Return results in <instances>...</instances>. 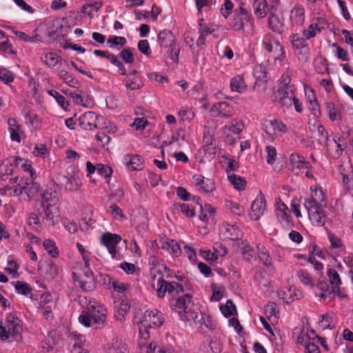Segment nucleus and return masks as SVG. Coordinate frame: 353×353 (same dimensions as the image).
<instances>
[{
  "label": "nucleus",
  "instance_id": "obj_27",
  "mask_svg": "<svg viewBox=\"0 0 353 353\" xmlns=\"http://www.w3.org/2000/svg\"><path fill=\"white\" fill-rule=\"evenodd\" d=\"M43 201L46 205L54 206L59 201V196L57 190L52 188H48L43 194Z\"/></svg>",
  "mask_w": 353,
  "mask_h": 353
},
{
  "label": "nucleus",
  "instance_id": "obj_41",
  "mask_svg": "<svg viewBox=\"0 0 353 353\" xmlns=\"http://www.w3.org/2000/svg\"><path fill=\"white\" fill-rule=\"evenodd\" d=\"M121 241L122 238L117 234L105 232L100 236L101 243H119Z\"/></svg>",
  "mask_w": 353,
  "mask_h": 353
},
{
  "label": "nucleus",
  "instance_id": "obj_19",
  "mask_svg": "<svg viewBox=\"0 0 353 353\" xmlns=\"http://www.w3.org/2000/svg\"><path fill=\"white\" fill-rule=\"evenodd\" d=\"M316 339L321 340V337L316 334L315 332L307 327H303L296 338V341L299 344L306 345L307 343L315 341Z\"/></svg>",
  "mask_w": 353,
  "mask_h": 353
},
{
  "label": "nucleus",
  "instance_id": "obj_31",
  "mask_svg": "<svg viewBox=\"0 0 353 353\" xmlns=\"http://www.w3.org/2000/svg\"><path fill=\"white\" fill-rule=\"evenodd\" d=\"M230 88L232 91L243 92L246 90L247 85L244 79L241 75H237L231 79Z\"/></svg>",
  "mask_w": 353,
  "mask_h": 353
},
{
  "label": "nucleus",
  "instance_id": "obj_35",
  "mask_svg": "<svg viewBox=\"0 0 353 353\" xmlns=\"http://www.w3.org/2000/svg\"><path fill=\"white\" fill-rule=\"evenodd\" d=\"M102 5L103 3L101 1L85 4L82 6V12L87 14L92 19L94 16V12H97Z\"/></svg>",
  "mask_w": 353,
  "mask_h": 353
},
{
  "label": "nucleus",
  "instance_id": "obj_16",
  "mask_svg": "<svg viewBox=\"0 0 353 353\" xmlns=\"http://www.w3.org/2000/svg\"><path fill=\"white\" fill-rule=\"evenodd\" d=\"M6 327L11 338H16L21 334V325L20 320L14 314H10L7 316Z\"/></svg>",
  "mask_w": 353,
  "mask_h": 353
},
{
  "label": "nucleus",
  "instance_id": "obj_60",
  "mask_svg": "<svg viewBox=\"0 0 353 353\" xmlns=\"http://www.w3.org/2000/svg\"><path fill=\"white\" fill-rule=\"evenodd\" d=\"M233 3L230 0H225L221 8V14L226 19L230 14L233 9Z\"/></svg>",
  "mask_w": 353,
  "mask_h": 353
},
{
  "label": "nucleus",
  "instance_id": "obj_36",
  "mask_svg": "<svg viewBox=\"0 0 353 353\" xmlns=\"http://www.w3.org/2000/svg\"><path fill=\"white\" fill-rule=\"evenodd\" d=\"M127 88L131 90H139L143 86V83L139 76L133 74L131 77H128L125 82Z\"/></svg>",
  "mask_w": 353,
  "mask_h": 353
},
{
  "label": "nucleus",
  "instance_id": "obj_46",
  "mask_svg": "<svg viewBox=\"0 0 353 353\" xmlns=\"http://www.w3.org/2000/svg\"><path fill=\"white\" fill-rule=\"evenodd\" d=\"M225 206L230 210V211L238 215L241 216L244 214V208L237 203L232 202L231 201H227L225 202Z\"/></svg>",
  "mask_w": 353,
  "mask_h": 353
},
{
  "label": "nucleus",
  "instance_id": "obj_7",
  "mask_svg": "<svg viewBox=\"0 0 353 353\" xmlns=\"http://www.w3.org/2000/svg\"><path fill=\"white\" fill-rule=\"evenodd\" d=\"M263 129L267 134L268 139L272 141L279 132H287V127L278 120L266 119L263 123Z\"/></svg>",
  "mask_w": 353,
  "mask_h": 353
},
{
  "label": "nucleus",
  "instance_id": "obj_38",
  "mask_svg": "<svg viewBox=\"0 0 353 353\" xmlns=\"http://www.w3.org/2000/svg\"><path fill=\"white\" fill-rule=\"evenodd\" d=\"M129 157H127L125 158V163L127 167L129 168H131L133 170H139L142 169V159L139 155H134L131 157H130L129 161H128V158Z\"/></svg>",
  "mask_w": 353,
  "mask_h": 353
},
{
  "label": "nucleus",
  "instance_id": "obj_56",
  "mask_svg": "<svg viewBox=\"0 0 353 353\" xmlns=\"http://www.w3.org/2000/svg\"><path fill=\"white\" fill-rule=\"evenodd\" d=\"M97 172L102 176H104L105 178H108L111 176L112 173V170L108 165L104 164H97Z\"/></svg>",
  "mask_w": 353,
  "mask_h": 353
},
{
  "label": "nucleus",
  "instance_id": "obj_2",
  "mask_svg": "<svg viewBox=\"0 0 353 353\" xmlns=\"http://www.w3.org/2000/svg\"><path fill=\"white\" fill-rule=\"evenodd\" d=\"M172 309L179 316L181 321H194L198 316V309L190 294H184L172 300Z\"/></svg>",
  "mask_w": 353,
  "mask_h": 353
},
{
  "label": "nucleus",
  "instance_id": "obj_64",
  "mask_svg": "<svg viewBox=\"0 0 353 353\" xmlns=\"http://www.w3.org/2000/svg\"><path fill=\"white\" fill-rule=\"evenodd\" d=\"M139 345L143 350L145 351V353H159L158 349L161 348L157 345L155 343H150L148 345H142L141 342L139 343Z\"/></svg>",
  "mask_w": 353,
  "mask_h": 353
},
{
  "label": "nucleus",
  "instance_id": "obj_17",
  "mask_svg": "<svg viewBox=\"0 0 353 353\" xmlns=\"http://www.w3.org/2000/svg\"><path fill=\"white\" fill-rule=\"evenodd\" d=\"M278 296L285 303H290L301 297V294L294 286L284 288L278 292Z\"/></svg>",
  "mask_w": 353,
  "mask_h": 353
},
{
  "label": "nucleus",
  "instance_id": "obj_55",
  "mask_svg": "<svg viewBox=\"0 0 353 353\" xmlns=\"http://www.w3.org/2000/svg\"><path fill=\"white\" fill-rule=\"evenodd\" d=\"M39 305L41 307H46L47 305H55L52 295L49 293L42 294L40 299Z\"/></svg>",
  "mask_w": 353,
  "mask_h": 353
},
{
  "label": "nucleus",
  "instance_id": "obj_40",
  "mask_svg": "<svg viewBox=\"0 0 353 353\" xmlns=\"http://www.w3.org/2000/svg\"><path fill=\"white\" fill-rule=\"evenodd\" d=\"M275 44H281L277 40H276L272 35L268 34L264 37L263 41V45L264 48L271 54L274 52V47Z\"/></svg>",
  "mask_w": 353,
  "mask_h": 353
},
{
  "label": "nucleus",
  "instance_id": "obj_49",
  "mask_svg": "<svg viewBox=\"0 0 353 353\" xmlns=\"http://www.w3.org/2000/svg\"><path fill=\"white\" fill-rule=\"evenodd\" d=\"M107 43L110 48H115L117 46H124L126 43V39L123 37L112 36L108 39Z\"/></svg>",
  "mask_w": 353,
  "mask_h": 353
},
{
  "label": "nucleus",
  "instance_id": "obj_52",
  "mask_svg": "<svg viewBox=\"0 0 353 353\" xmlns=\"http://www.w3.org/2000/svg\"><path fill=\"white\" fill-rule=\"evenodd\" d=\"M0 80L6 83L12 82L14 80L12 72L6 68H0Z\"/></svg>",
  "mask_w": 353,
  "mask_h": 353
},
{
  "label": "nucleus",
  "instance_id": "obj_33",
  "mask_svg": "<svg viewBox=\"0 0 353 353\" xmlns=\"http://www.w3.org/2000/svg\"><path fill=\"white\" fill-rule=\"evenodd\" d=\"M297 277L299 281L305 287L309 289H313L314 287V282L311 276V275L303 270H299L297 272Z\"/></svg>",
  "mask_w": 353,
  "mask_h": 353
},
{
  "label": "nucleus",
  "instance_id": "obj_9",
  "mask_svg": "<svg viewBox=\"0 0 353 353\" xmlns=\"http://www.w3.org/2000/svg\"><path fill=\"white\" fill-rule=\"evenodd\" d=\"M104 118L97 115L93 112H86L79 118V125L86 130H91L98 128V123Z\"/></svg>",
  "mask_w": 353,
  "mask_h": 353
},
{
  "label": "nucleus",
  "instance_id": "obj_34",
  "mask_svg": "<svg viewBox=\"0 0 353 353\" xmlns=\"http://www.w3.org/2000/svg\"><path fill=\"white\" fill-rule=\"evenodd\" d=\"M24 188L28 196L31 198L38 194L40 186L38 183L33 181L32 177L30 179H27Z\"/></svg>",
  "mask_w": 353,
  "mask_h": 353
},
{
  "label": "nucleus",
  "instance_id": "obj_28",
  "mask_svg": "<svg viewBox=\"0 0 353 353\" xmlns=\"http://www.w3.org/2000/svg\"><path fill=\"white\" fill-rule=\"evenodd\" d=\"M159 43L161 46L168 48L174 45V38L169 30H163L159 34Z\"/></svg>",
  "mask_w": 353,
  "mask_h": 353
},
{
  "label": "nucleus",
  "instance_id": "obj_20",
  "mask_svg": "<svg viewBox=\"0 0 353 353\" xmlns=\"http://www.w3.org/2000/svg\"><path fill=\"white\" fill-rule=\"evenodd\" d=\"M103 282L104 284L107 285V288H112L116 292L119 293L124 292L129 287L128 283L113 279L109 275H105L104 276Z\"/></svg>",
  "mask_w": 353,
  "mask_h": 353
},
{
  "label": "nucleus",
  "instance_id": "obj_4",
  "mask_svg": "<svg viewBox=\"0 0 353 353\" xmlns=\"http://www.w3.org/2000/svg\"><path fill=\"white\" fill-rule=\"evenodd\" d=\"M164 321L163 314L157 310H148L145 312L143 319L139 325V334L143 339H147L149 336V330L150 327H158L161 326Z\"/></svg>",
  "mask_w": 353,
  "mask_h": 353
},
{
  "label": "nucleus",
  "instance_id": "obj_57",
  "mask_svg": "<svg viewBox=\"0 0 353 353\" xmlns=\"http://www.w3.org/2000/svg\"><path fill=\"white\" fill-rule=\"evenodd\" d=\"M320 28L316 23H312L310 26L307 30L303 31V35L306 39L314 37L317 32H320Z\"/></svg>",
  "mask_w": 353,
  "mask_h": 353
},
{
  "label": "nucleus",
  "instance_id": "obj_11",
  "mask_svg": "<svg viewBox=\"0 0 353 353\" xmlns=\"http://www.w3.org/2000/svg\"><path fill=\"white\" fill-rule=\"evenodd\" d=\"M195 186L201 193L208 194L212 192L215 190L214 181L208 178H205L200 174L193 176Z\"/></svg>",
  "mask_w": 353,
  "mask_h": 353
},
{
  "label": "nucleus",
  "instance_id": "obj_48",
  "mask_svg": "<svg viewBox=\"0 0 353 353\" xmlns=\"http://www.w3.org/2000/svg\"><path fill=\"white\" fill-rule=\"evenodd\" d=\"M175 208L177 210L181 211L183 214H185L188 217L194 216V209L188 204L179 203L175 205Z\"/></svg>",
  "mask_w": 353,
  "mask_h": 353
},
{
  "label": "nucleus",
  "instance_id": "obj_1",
  "mask_svg": "<svg viewBox=\"0 0 353 353\" xmlns=\"http://www.w3.org/2000/svg\"><path fill=\"white\" fill-rule=\"evenodd\" d=\"M170 276V270L168 267L163 263H157L150 270V274L152 279V285L155 289L157 296L159 297L165 296L166 292L171 294L176 292L179 293L183 291V288L181 284L176 282H167L164 280V274Z\"/></svg>",
  "mask_w": 353,
  "mask_h": 353
},
{
  "label": "nucleus",
  "instance_id": "obj_50",
  "mask_svg": "<svg viewBox=\"0 0 353 353\" xmlns=\"http://www.w3.org/2000/svg\"><path fill=\"white\" fill-rule=\"evenodd\" d=\"M212 295L211 300L219 301L223 296L225 288L223 286L212 285Z\"/></svg>",
  "mask_w": 353,
  "mask_h": 353
},
{
  "label": "nucleus",
  "instance_id": "obj_23",
  "mask_svg": "<svg viewBox=\"0 0 353 353\" xmlns=\"http://www.w3.org/2000/svg\"><path fill=\"white\" fill-rule=\"evenodd\" d=\"M291 23L293 25L301 26L305 20V9L301 6H295L290 14Z\"/></svg>",
  "mask_w": 353,
  "mask_h": 353
},
{
  "label": "nucleus",
  "instance_id": "obj_43",
  "mask_svg": "<svg viewBox=\"0 0 353 353\" xmlns=\"http://www.w3.org/2000/svg\"><path fill=\"white\" fill-rule=\"evenodd\" d=\"M222 314L227 317H229L236 312L235 305L232 301L228 300L226 303L220 307Z\"/></svg>",
  "mask_w": 353,
  "mask_h": 353
},
{
  "label": "nucleus",
  "instance_id": "obj_62",
  "mask_svg": "<svg viewBox=\"0 0 353 353\" xmlns=\"http://www.w3.org/2000/svg\"><path fill=\"white\" fill-rule=\"evenodd\" d=\"M316 287L323 292L319 294L321 298L325 299L327 294H330L329 285L326 282L319 281L316 284Z\"/></svg>",
  "mask_w": 353,
  "mask_h": 353
},
{
  "label": "nucleus",
  "instance_id": "obj_30",
  "mask_svg": "<svg viewBox=\"0 0 353 353\" xmlns=\"http://www.w3.org/2000/svg\"><path fill=\"white\" fill-rule=\"evenodd\" d=\"M274 47V52L270 54V58H272L276 64L281 65L283 60L285 58V54L283 50V48L281 44H275Z\"/></svg>",
  "mask_w": 353,
  "mask_h": 353
},
{
  "label": "nucleus",
  "instance_id": "obj_54",
  "mask_svg": "<svg viewBox=\"0 0 353 353\" xmlns=\"http://www.w3.org/2000/svg\"><path fill=\"white\" fill-rule=\"evenodd\" d=\"M17 292L23 295H28L31 292L30 285L21 281H17L14 284Z\"/></svg>",
  "mask_w": 353,
  "mask_h": 353
},
{
  "label": "nucleus",
  "instance_id": "obj_12",
  "mask_svg": "<svg viewBox=\"0 0 353 353\" xmlns=\"http://www.w3.org/2000/svg\"><path fill=\"white\" fill-rule=\"evenodd\" d=\"M311 190L312 193L310 197L305 199V207L312 206L322 208L323 206H326V204L324 203L325 197L323 191L321 188H317L314 189L311 188Z\"/></svg>",
  "mask_w": 353,
  "mask_h": 353
},
{
  "label": "nucleus",
  "instance_id": "obj_61",
  "mask_svg": "<svg viewBox=\"0 0 353 353\" xmlns=\"http://www.w3.org/2000/svg\"><path fill=\"white\" fill-rule=\"evenodd\" d=\"M120 56L126 63H132L134 60V54L129 48L122 50Z\"/></svg>",
  "mask_w": 353,
  "mask_h": 353
},
{
  "label": "nucleus",
  "instance_id": "obj_45",
  "mask_svg": "<svg viewBox=\"0 0 353 353\" xmlns=\"http://www.w3.org/2000/svg\"><path fill=\"white\" fill-rule=\"evenodd\" d=\"M317 132L318 136L319 137L318 139L319 143L325 144L327 147L330 146V144L328 143V133L322 125H319L317 126Z\"/></svg>",
  "mask_w": 353,
  "mask_h": 353
},
{
  "label": "nucleus",
  "instance_id": "obj_37",
  "mask_svg": "<svg viewBox=\"0 0 353 353\" xmlns=\"http://www.w3.org/2000/svg\"><path fill=\"white\" fill-rule=\"evenodd\" d=\"M59 76L65 83L70 86L76 88L79 84L78 81L76 80L73 75L66 70H61L59 71Z\"/></svg>",
  "mask_w": 353,
  "mask_h": 353
},
{
  "label": "nucleus",
  "instance_id": "obj_5",
  "mask_svg": "<svg viewBox=\"0 0 353 353\" xmlns=\"http://www.w3.org/2000/svg\"><path fill=\"white\" fill-rule=\"evenodd\" d=\"M291 79L289 75L282 77L276 99L279 103L284 107L290 108L292 105V100L296 97L294 86L290 83Z\"/></svg>",
  "mask_w": 353,
  "mask_h": 353
},
{
  "label": "nucleus",
  "instance_id": "obj_13",
  "mask_svg": "<svg viewBox=\"0 0 353 353\" xmlns=\"http://www.w3.org/2000/svg\"><path fill=\"white\" fill-rule=\"evenodd\" d=\"M266 207V202L264 196L259 194L252 202L251 205V219L257 221L263 214Z\"/></svg>",
  "mask_w": 353,
  "mask_h": 353
},
{
  "label": "nucleus",
  "instance_id": "obj_3",
  "mask_svg": "<svg viewBox=\"0 0 353 353\" xmlns=\"http://www.w3.org/2000/svg\"><path fill=\"white\" fill-rule=\"evenodd\" d=\"M73 277L79 287L85 291L95 288L94 275L89 266V261L77 262L74 267Z\"/></svg>",
  "mask_w": 353,
  "mask_h": 353
},
{
  "label": "nucleus",
  "instance_id": "obj_58",
  "mask_svg": "<svg viewBox=\"0 0 353 353\" xmlns=\"http://www.w3.org/2000/svg\"><path fill=\"white\" fill-rule=\"evenodd\" d=\"M291 42L293 47L296 49H301L305 46V39L298 34L292 36Z\"/></svg>",
  "mask_w": 353,
  "mask_h": 353
},
{
  "label": "nucleus",
  "instance_id": "obj_29",
  "mask_svg": "<svg viewBox=\"0 0 353 353\" xmlns=\"http://www.w3.org/2000/svg\"><path fill=\"white\" fill-rule=\"evenodd\" d=\"M216 248H214V252H205L204 258L208 261H216L219 256H223L226 254V248L222 246V244H216Z\"/></svg>",
  "mask_w": 353,
  "mask_h": 353
},
{
  "label": "nucleus",
  "instance_id": "obj_25",
  "mask_svg": "<svg viewBox=\"0 0 353 353\" xmlns=\"http://www.w3.org/2000/svg\"><path fill=\"white\" fill-rule=\"evenodd\" d=\"M268 24L272 31L281 33L283 31V23L281 18L274 13L270 12L268 18Z\"/></svg>",
  "mask_w": 353,
  "mask_h": 353
},
{
  "label": "nucleus",
  "instance_id": "obj_51",
  "mask_svg": "<svg viewBox=\"0 0 353 353\" xmlns=\"http://www.w3.org/2000/svg\"><path fill=\"white\" fill-rule=\"evenodd\" d=\"M79 321L81 324L83 325L86 327H90V326L93 325L92 324V316L88 313V308H87V310L82 312L79 317Z\"/></svg>",
  "mask_w": 353,
  "mask_h": 353
},
{
  "label": "nucleus",
  "instance_id": "obj_32",
  "mask_svg": "<svg viewBox=\"0 0 353 353\" xmlns=\"http://www.w3.org/2000/svg\"><path fill=\"white\" fill-rule=\"evenodd\" d=\"M228 178L230 182L233 185L234 188L238 190L245 189L246 181L240 176L234 173H231L227 170Z\"/></svg>",
  "mask_w": 353,
  "mask_h": 353
},
{
  "label": "nucleus",
  "instance_id": "obj_21",
  "mask_svg": "<svg viewBox=\"0 0 353 353\" xmlns=\"http://www.w3.org/2000/svg\"><path fill=\"white\" fill-rule=\"evenodd\" d=\"M130 309V305L129 301L125 299H123L119 301L115 306V318L123 322L125 320V317Z\"/></svg>",
  "mask_w": 353,
  "mask_h": 353
},
{
  "label": "nucleus",
  "instance_id": "obj_39",
  "mask_svg": "<svg viewBox=\"0 0 353 353\" xmlns=\"http://www.w3.org/2000/svg\"><path fill=\"white\" fill-rule=\"evenodd\" d=\"M254 14L259 18H263L266 15V3L265 0L256 1L253 5Z\"/></svg>",
  "mask_w": 353,
  "mask_h": 353
},
{
  "label": "nucleus",
  "instance_id": "obj_10",
  "mask_svg": "<svg viewBox=\"0 0 353 353\" xmlns=\"http://www.w3.org/2000/svg\"><path fill=\"white\" fill-rule=\"evenodd\" d=\"M210 112L214 117L229 118L234 114V108L228 102L221 101L214 103Z\"/></svg>",
  "mask_w": 353,
  "mask_h": 353
},
{
  "label": "nucleus",
  "instance_id": "obj_22",
  "mask_svg": "<svg viewBox=\"0 0 353 353\" xmlns=\"http://www.w3.org/2000/svg\"><path fill=\"white\" fill-rule=\"evenodd\" d=\"M292 171L299 172L301 169L308 168L309 163L305 161V159L297 153H293L290 157Z\"/></svg>",
  "mask_w": 353,
  "mask_h": 353
},
{
  "label": "nucleus",
  "instance_id": "obj_24",
  "mask_svg": "<svg viewBox=\"0 0 353 353\" xmlns=\"http://www.w3.org/2000/svg\"><path fill=\"white\" fill-rule=\"evenodd\" d=\"M61 181L65 188L69 191H77L81 185L80 179L76 176L71 177L62 176Z\"/></svg>",
  "mask_w": 353,
  "mask_h": 353
},
{
  "label": "nucleus",
  "instance_id": "obj_15",
  "mask_svg": "<svg viewBox=\"0 0 353 353\" xmlns=\"http://www.w3.org/2000/svg\"><path fill=\"white\" fill-rule=\"evenodd\" d=\"M230 26L235 31L242 30L245 26L252 28L254 26L253 19L252 17H243L234 14L230 23Z\"/></svg>",
  "mask_w": 353,
  "mask_h": 353
},
{
  "label": "nucleus",
  "instance_id": "obj_18",
  "mask_svg": "<svg viewBox=\"0 0 353 353\" xmlns=\"http://www.w3.org/2000/svg\"><path fill=\"white\" fill-rule=\"evenodd\" d=\"M43 212L41 215L43 221L48 225H53L58 221V210L54 206L46 205L43 204Z\"/></svg>",
  "mask_w": 353,
  "mask_h": 353
},
{
  "label": "nucleus",
  "instance_id": "obj_8",
  "mask_svg": "<svg viewBox=\"0 0 353 353\" xmlns=\"http://www.w3.org/2000/svg\"><path fill=\"white\" fill-rule=\"evenodd\" d=\"M220 234L223 241H239L242 239V232L234 225L223 223L220 227Z\"/></svg>",
  "mask_w": 353,
  "mask_h": 353
},
{
  "label": "nucleus",
  "instance_id": "obj_6",
  "mask_svg": "<svg viewBox=\"0 0 353 353\" xmlns=\"http://www.w3.org/2000/svg\"><path fill=\"white\" fill-rule=\"evenodd\" d=\"M88 308V313L92 319V325L95 326V328L98 329L104 327L106 323L107 314L105 307L99 303L93 301L90 302Z\"/></svg>",
  "mask_w": 353,
  "mask_h": 353
},
{
  "label": "nucleus",
  "instance_id": "obj_63",
  "mask_svg": "<svg viewBox=\"0 0 353 353\" xmlns=\"http://www.w3.org/2000/svg\"><path fill=\"white\" fill-rule=\"evenodd\" d=\"M121 343L116 341L115 344H107L106 349L108 353H124V347H120Z\"/></svg>",
  "mask_w": 353,
  "mask_h": 353
},
{
  "label": "nucleus",
  "instance_id": "obj_47",
  "mask_svg": "<svg viewBox=\"0 0 353 353\" xmlns=\"http://www.w3.org/2000/svg\"><path fill=\"white\" fill-rule=\"evenodd\" d=\"M161 249L168 250L175 257L180 256L181 254L179 244H162Z\"/></svg>",
  "mask_w": 353,
  "mask_h": 353
},
{
  "label": "nucleus",
  "instance_id": "obj_53",
  "mask_svg": "<svg viewBox=\"0 0 353 353\" xmlns=\"http://www.w3.org/2000/svg\"><path fill=\"white\" fill-rule=\"evenodd\" d=\"M341 174L342 175L343 182L347 185L353 179L352 166L348 165L347 169L345 168H343L341 170Z\"/></svg>",
  "mask_w": 353,
  "mask_h": 353
},
{
  "label": "nucleus",
  "instance_id": "obj_44",
  "mask_svg": "<svg viewBox=\"0 0 353 353\" xmlns=\"http://www.w3.org/2000/svg\"><path fill=\"white\" fill-rule=\"evenodd\" d=\"M42 60L49 67H54L61 60V58L53 52H49L45 55L44 58H42Z\"/></svg>",
  "mask_w": 353,
  "mask_h": 353
},
{
  "label": "nucleus",
  "instance_id": "obj_14",
  "mask_svg": "<svg viewBox=\"0 0 353 353\" xmlns=\"http://www.w3.org/2000/svg\"><path fill=\"white\" fill-rule=\"evenodd\" d=\"M305 208L313 225L321 227L325 224V216L322 208L308 206L305 207Z\"/></svg>",
  "mask_w": 353,
  "mask_h": 353
},
{
  "label": "nucleus",
  "instance_id": "obj_42",
  "mask_svg": "<svg viewBox=\"0 0 353 353\" xmlns=\"http://www.w3.org/2000/svg\"><path fill=\"white\" fill-rule=\"evenodd\" d=\"M276 304L274 303H269L265 306V314L270 321H276Z\"/></svg>",
  "mask_w": 353,
  "mask_h": 353
},
{
  "label": "nucleus",
  "instance_id": "obj_59",
  "mask_svg": "<svg viewBox=\"0 0 353 353\" xmlns=\"http://www.w3.org/2000/svg\"><path fill=\"white\" fill-rule=\"evenodd\" d=\"M265 150L268 153L267 163L269 164L274 163L276 161L277 154L276 148L273 146L268 145L265 148Z\"/></svg>",
  "mask_w": 353,
  "mask_h": 353
},
{
  "label": "nucleus",
  "instance_id": "obj_26",
  "mask_svg": "<svg viewBox=\"0 0 353 353\" xmlns=\"http://www.w3.org/2000/svg\"><path fill=\"white\" fill-rule=\"evenodd\" d=\"M327 276L332 288V291L334 293H339V286L341 284V281L339 273L334 269H330L327 272Z\"/></svg>",
  "mask_w": 353,
  "mask_h": 353
}]
</instances>
